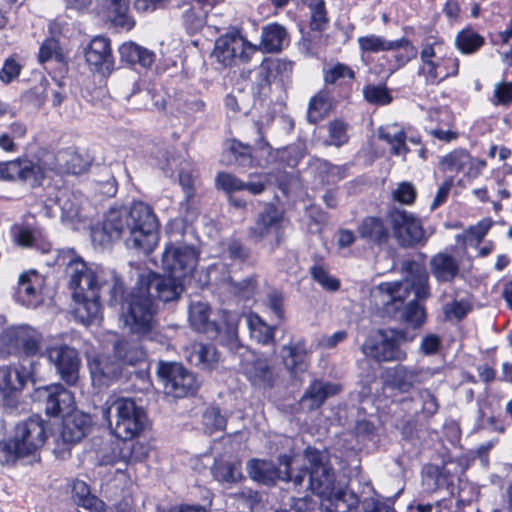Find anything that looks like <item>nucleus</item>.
<instances>
[{
  "label": "nucleus",
  "instance_id": "nucleus-45",
  "mask_svg": "<svg viewBox=\"0 0 512 512\" xmlns=\"http://www.w3.org/2000/svg\"><path fill=\"white\" fill-rule=\"evenodd\" d=\"M212 473L217 481L234 483L241 478L239 462L216 461L212 467Z\"/></svg>",
  "mask_w": 512,
  "mask_h": 512
},
{
  "label": "nucleus",
  "instance_id": "nucleus-7",
  "mask_svg": "<svg viewBox=\"0 0 512 512\" xmlns=\"http://www.w3.org/2000/svg\"><path fill=\"white\" fill-rule=\"evenodd\" d=\"M45 440L44 421L33 416L16 426L13 438L3 444L1 453L4 454L6 462H14L42 447Z\"/></svg>",
  "mask_w": 512,
  "mask_h": 512
},
{
  "label": "nucleus",
  "instance_id": "nucleus-12",
  "mask_svg": "<svg viewBox=\"0 0 512 512\" xmlns=\"http://www.w3.org/2000/svg\"><path fill=\"white\" fill-rule=\"evenodd\" d=\"M42 356L54 365L61 380L69 386H75L79 380L81 358L78 351L68 345L47 347Z\"/></svg>",
  "mask_w": 512,
  "mask_h": 512
},
{
  "label": "nucleus",
  "instance_id": "nucleus-6",
  "mask_svg": "<svg viewBox=\"0 0 512 512\" xmlns=\"http://www.w3.org/2000/svg\"><path fill=\"white\" fill-rule=\"evenodd\" d=\"M305 464L296 474L307 478V488L314 494L323 497L333 493L340 482L336 480L335 471L330 463L329 455L326 451L307 447L304 452Z\"/></svg>",
  "mask_w": 512,
  "mask_h": 512
},
{
  "label": "nucleus",
  "instance_id": "nucleus-5",
  "mask_svg": "<svg viewBox=\"0 0 512 512\" xmlns=\"http://www.w3.org/2000/svg\"><path fill=\"white\" fill-rule=\"evenodd\" d=\"M403 281L384 282L378 286L383 304L402 303L412 290L416 298H425L428 294V274L425 265L415 260H406L402 263Z\"/></svg>",
  "mask_w": 512,
  "mask_h": 512
},
{
  "label": "nucleus",
  "instance_id": "nucleus-51",
  "mask_svg": "<svg viewBox=\"0 0 512 512\" xmlns=\"http://www.w3.org/2000/svg\"><path fill=\"white\" fill-rule=\"evenodd\" d=\"M125 466L142 462L148 456L149 449L146 444L141 442H128L127 440L122 441Z\"/></svg>",
  "mask_w": 512,
  "mask_h": 512
},
{
  "label": "nucleus",
  "instance_id": "nucleus-13",
  "mask_svg": "<svg viewBox=\"0 0 512 512\" xmlns=\"http://www.w3.org/2000/svg\"><path fill=\"white\" fill-rule=\"evenodd\" d=\"M197 264L198 253L192 245L171 243L162 254L163 269L181 279L190 276Z\"/></svg>",
  "mask_w": 512,
  "mask_h": 512
},
{
  "label": "nucleus",
  "instance_id": "nucleus-9",
  "mask_svg": "<svg viewBox=\"0 0 512 512\" xmlns=\"http://www.w3.org/2000/svg\"><path fill=\"white\" fill-rule=\"evenodd\" d=\"M279 467L275 468L271 462L265 460L252 459L247 463V471L250 477L258 482L268 484L275 478L292 481L295 487H301L304 483V476L294 474L292 464L295 463V457L290 455H280Z\"/></svg>",
  "mask_w": 512,
  "mask_h": 512
},
{
  "label": "nucleus",
  "instance_id": "nucleus-49",
  "mask_svg": "<svg viewBox=\"0 0 512 512\" xmlns=\"http://www.w3.org/2000/svg\"><path fill=\"white\" fill-rule=\"evenodd\" d=\"M30 328L28 326L12 327L4 332L3 342L8 346L10 352H20Z\"/></svg>",
  "mask_w": 512,
  "mask_h": 512
},
{
  "label": "nucleus",
  "instance_id": "nucleus-10",
  "mask_svg": "<svg viewBox=\"0 0 512 512\" xmlns=\"http://www.w3.org/2000/svg\"><path fill=\"white\" fill-rule=\"evenodd\" d=\"M256 51V46L246 41L238 32H232L216 40L213 54L224 66H233L248 62Z\"/></svg>",
  "mask_w": 512,
  "mask_h": 512
},
{
  "label": "nucleus",
  "instance_id": "nucleus-52",
  "mask_svg": "<svg viewBox=\"0 0 512 512\" xmlns=\"http://www.w3.org/2000/svg\"><path fill=\"white\" fill-rule=\"evenodd\" d=\"M72 496L75 503L87 509L96 506L98 499L91 495L89 486L81 480H76L72 485Z\"/></svg>",
  "mask_w": 512,
  "mask_h": 512
},
{
  "label": "nucleus",
  "instance_id": "nucleus-16",
  "mask_svg": "<svg viewBox=\"0 0 512 512\" xmlns=\"http://www.w3.org/2000/svg\"><path fill=\"white\" fill-rule=\"evenodd\" d=\"M439 372L437 368L398 365L389 371V382L392 388L406 393L414 385L428 381Z\"/></svg>",
  "mask_w": 512,
  "mask_h": 512
},
{
  "label": "nucleus",
  "instance_id": "nucleus-26",
  "mask_svg": "<svg viewBox=\"0 0 512 512\" xmlns=\"http://www.w3.org/2000/svg\"><path fill=\"white\" fill-rule=\"evenodd\" d=\"M43 283V277L35 270L22 273L16 291L17 300L25 306L34 305L39 299Z\"/></svg>",
  "mask_w": 512,
  "mask_h": 512
},
{
  "label": "nucleus",
  "instance_id": "nucleus-18",
  "mask_svg": "<svg viewBox=\"0 0 512 512\" xmlns=\"http://www.w3.org/2000/svg\"><path fill=\"white\" fill-rule=\"evenodd\" d=\"M485 162L472 158L465 150H453L442 157L439 168L443 172L459 173L465 172L469 177H477L485 167Z\"/></svg>",
  "mask_w": 512,
  "mask_h": 512
},
{
  "label": "nucleus",
  "instance_id": "nucleus-37",
  "mask_svg": "<svg viewBox=\"0 0 512 512\" xmlns=\"http://www.w3.org/2000/svg\"><path fill=\"white\" fill-rule=\"evenodd\" d=\"M355 71L347 64L334 63L323 69V80L329 85H348L355 80Z\"/></svg>",
  "mask_w": 512,
  "mask_h": 512
},
{
  "label": "nucleus",
  "instance_id": "nucleus-27",
  "mask_svg": "<svg viewBox=\"0 0 512 512\" xmlns=\"http://www.w3.org/2000/svg\"><path fill=\"white\" fill-rule=\"evenodd\" d=\"M443 49L441 42L435 41L430 44L424 45L420 52L422 66L421 73L426 77L430 84L439 83V76L441 69V60L438 59Z\"/></svg>",
  "mask_w": 512,
  "mask_h": 512
},
{
  "label": "nucleus",
  "instance_id": "nucleus-46",
  "mask_svg": "<svg viewBox=\"0 0 512 512\" xmlns=\"http://www.w3.org/2000/svg\"><path fill=\"white\" fill-rule=\"evenodd\" d=\"M98 462L100 465H117L125 466L124 450L121 441H112L103 446L98 452Z\"/></svg>",
  "mask_w": 512,
  "mask_h": 512
},
{
  "label": "nucleus",
  "instance_id": "nucleus-58",
  "mask_svg": "<svg viewBox=\"0 0 512 512\" xmlns=\"http://www.w3.org/2000/svg\"><path fill=\"white\" fill-rule=\"evenodd\" d=\"M216 187L227 194L244 190V181L233 174L219 172L215 178Z\"/></svg>",
  "mask_w": 512,
  "mask_h": 512
},
{
  "label": "nucleus",
  "instance_id": "nucleus-60",
  "mask_svg": "<svg viewBox=\"0 0 512 512\" xmlns=\"http://www.w3.org/2000/svg\"><path fill=\"white\" fill-rule=\"evenodd\" d=\"M491 102L496 106H508L512 103V83L499 82L494 85L493 97Z\"/></svg>",
  "mask_w": 512,
  "mask_h": 512
},
{
  "label": "nucleus",
  "instance_id": "nucleus-2",
  "mask_svg": "<svg viewBox=\"0 0 512 512\" xmlns=\"http://www.w3.org/2000/svg\"><path fill=\"white\" fill-rule=\"evenodd\" d=\"M65 271L75 304L73 313L82 324L90 325L100 317L103 290L108 291L111 305L123 301L124 286L114 271L93 268L73 253L66 263Z\"/></svg>",
  "mask_w": 512,
  "mask_h": 512
},
{
  "label": "nucleus",
  "instance_id": "nucleus-30",
  "mask_svg": "<svg viewBox=\"0 0 512 512\" xmlns=\"http://www.w3.org/2000/svg\"><path fill=\"white\" fill-rule=\"evenodd\" d=\"M339 391L340 386L338 384L316 380L301 398V403L309 410H314L319 408L328 397L336 395Z\"/></svg>",
  "mask_w": 512,
  "mask_h": 512
},
{
  "label": "nucleus",
  "instance_id": "nucleus-36",
  "mask_svg": "<svg viewBox=\"0 0 512 512\" xmlns=\"http://www.w3.org/2000/svg\"><path fill=\"white\" fill-rule=\"evenodd\" d=\"M287 36V31L282 25L277 23L267 25L262 30L260 47L265 52H279Z\"/></svg>",
  "mask_w": 512,
  "mask_h": 512
},
{
  "label": "nucleus",
  "instance_id": "nucleus-48",
  "mask_svg": "<svg viewBox=\"0 0 512 512\" xmlns=\"http://www.w3.org/2000/svg\"><path fill=\"white\" fill-rule=\"evenodd\" d=\"M358 44L363 52L378 53L393 50V41H389L379 35H366L358 38Z\"/></svg>",
  "mask_w": 512,
  "mask_h": 512
},
{
  "label": "nucleus",
  "instance_id": "nucleus-21",
  "mask_svg": "<svg viewBox=\"0 0 512 512\" xmlns=\"http://www.w3.org/2000/svg\"><path fill=\"white\" fill-rule=\"evenodd\" d=\"M0 177L5 180L38 183L44 177L42 168L28 159L0 163Z\"/></svg>",
  "mask_w": 512,
  "mask_h": 512
},
{
  "label": "nucleus",
  "instance_id": "nucleus-44",
  "mask_svg": "<svg viewBox=\"0 0 512 512\" xmlns=\"http://www.w3.org/2000/svg\"><path fill=\"white\" fill-rule=\"evenodd\" d=\"M484 43V38L473 29H464L455 38V45L463 54L475 53Z\"/></svg>",
  "mask_w": 512,
  "mask_h": 512
},
{
  "label": "nucleus",
  "instance_id": "nucleus-39",
  "mask_svg": "<svg viewBox=\"0 0 512 512\" xmlns=\"http://www.w3.org/2000/svg\"><path fill=\"white\" fill-rule=\"evenodd\" d=\"M309 169L322 184H331L343 178L342 169L323 159H313Z\"/></svg>",
  "mask_w": 512,
  "mask_h": 512
},
{
  "label": "nucleus",
  "instance_id": "nucleus-42",
  "mask_svg": "<svg viewBox=\"0 0 512 512\" xmlns=\"http://www.w3.org/2000/svg\"><path fill=\"white\" fill-rule=\"evenodd\" d=\"M380 139L384 140L391 146V152L394 155H405L407 147L405 145L406 134L396 125H390L379 130Z\"/></svg>",
  "mask_w": 512,
  "mask_h": 512
},
{
  "label": "nucleus",
  "instance_id": "nucleus-11",
  "mask_svg": "<svg viewBox=\"0 0 512 512\" xmlns=\"http://www.w3.org/2000/svg\"><path fill=\"white\" fill-rule=\"evenodd\" d=\"M163 381L164 392L174 398H183L194 394L198 388L193 373L179 363H163L158 369Z\"/></svg>",
  "mask_w": 512,
  "mask_h": 512
},
{
  "label": "nucleus",
  "instance_id": "nucleus-57",
  "mask_svg": "<svg viewBox=\"0 0 512 512\" xmlns=\"http://www.w3.org/2000/svg\"><path fill=\"white\" fill-rule=\"evenodd\" d=\"M203 423L206 432L212 434L217 431H223L226 427V418L215 407L208 408L203 414Z\"/></svg>",
  "mask_w": 512,
  "mask_h": 512
},
{
  "label": "nucleus",
  "instance_id": "nucleus-61",
  "mask_svg": "<svg viewBox=\"0 0 512 512\" xmlns=\"http://www.w3.org/2000/svg\"><path fill=\"white\" fill-rule=\"evenodd\" d=\"M470 310V304L466 300H454L444 305L443 312L449 320H461Z\"/></svg>",
  "mask_w": 512,
  "mask_h": 512
},
{
  "label": "nucleus",
  "instance_id": "nucleus-20",
  "mask_svg": "<svg viewBox=\"0 0 512 512\" xmlns=\"http://www.w3.org/2000/svg\"><path fill=\"white\" fill-rule=\"evenodd\" d=\"M283 213L274 205H266L261 211L255 224L250 229L251 237L256 240H261L268 236H275L278 238L283 224Z\"/></svg>",
  "mask_w": 512,
  "mask_h": 512
},
{
  "label": "nucleus",
  "instance_id": "nucleus-32",
  "mask_svg": "<svg viewBox=\"0 0 512 512\" xmlns=\"http://www.w3.org/2000/svg\"><path fill=\"white\" fill-rule=\"evenodd\" d=\"M323 498L327 501L325 512H350L359 504L356 494L347 490L342 484L333 489V493Z\"/></svg>",
  "mask_w": 512,
  "mask_h": 512
},
{
  "label": "nucleus",
  "instance_id": "nucleus-24",
  "mask_svg": "<svg viewBox=\"0 0 512 512\" xmlns=\"http://www.w3.org/2000/svg\"><path fill=\"white\" fill-rule=\"evenodd\" d=\"M88 365L92 380L98 385H108L121 374L119 360L108 355L93 357Z\"/></svg>",
  "mask_w": 512,
  "mask_h": 512
},
{
  "label": "nucleus",
  "instance_id": "nucleus-54",
  "mask_svg": "<svg viewBox=\"0 0 512 512\" xmlns=\"http://www.w3.org/2000/svg\"><path fill=\"white\" fill-rule=\"evenodd\" d=\"M308 6L311 11V29L322 31L325 29L328 18L323 0H308Z\"/></svg>",
  "mask_w": 512,
  "mask_h": 512
},
{
  "label": "nucleus",
  "instance_id": "nucleus-3",
  "mask_svg": "<svg viewBox=\"0 0 512 512\" xmlns=\"http://www.w3.org/2000/svg\"><path fill=\"white\" fill-rule=\"evenodd\" d=\"M184 290L182 279L154 272L139 275L137 286L122 303L121 319L137 335H148L155 325L153 300L174 301Z\"/></svg>",
  "mask_w": 512,
  "mask_h": 512
},
{
  "label": "nucleus",
  "instance_id": "nucleus-14",
  "mask_svg": "<svg viewBox=\"0 0 512 512\" xmlns=\"http://www.w3.org/2000/svg\"><path fill=\"white\" fill-rule=\"evenodd\" d=\"M389 219L393 234L402 247H414L426 241L421 222L412 214L403 210H392Z\"/></svg>",
  "mask_w": 512,
  "mask_h": 512
},
{
  "label": "nucleus",
  "instance_id": "nucleus-53",
  "mask_svg": "<svg viewBox=\"0 0 512 512\" xmlns=\"http://www.w3.org/2000/svg\"><path fill=\"white\" fill-rule=\"evenodd\" d=\"M393 50H401L395 55L396 68H400L417 56V49L407 38L393 40Z\"/></svg>",
  "mask_w": 512,
  "mask_h": 512
},
{
  "label": "nucleus",
  "instance_id": "nucleus-22",
  "mask_svg": "<svg viewBox=\"0 0 512 512\" xmlns=\"http://www.w3.org/2000/svg\"><path fill=\"white\" fill-rule=\"evenodd\" d=\"M44 207L52 216L60 211L63 221L74 222L82 217L78 198L68 190H58L55 198L48 199Z\"/></svg>",
  "mask_w": 512,
  "mask_h": 512
},
{
  "label": "nucleus",
  "instance_id": "nucleus-28",
  "mask_svg": "<svg viewBox=\"0 0 512 512\" xmlns=\"http://www.w3.org/2000/svg\"><path fill=\"white\" fill-rule=\"evenodd\" d=\"M91 418L82 412H73L63 423L62 438L65 442L76 443L82 440L91 427Z\"/></svg>",
  "mask_w": 512,
  "mask_h": 512
},
{
  "label": "nucleus",
  "instance_id": "nucleus-43",
  "mask_svg": "<svg viewBox=\"0 0 512 512\" xmlns=\"http://www.w3.org/2000/svg\"><path fill=\"white\" fill-rule=\"evenodd\" d=\"M247 325L251 338L258 343L268 344L274 340V327L266 324L258 315H249Z\"/></svg>",
  "mask_w": 512,
  "mask_h": 512
},
{
  "label": "nucleus",
  "instance_id": "nucleus-29",
  "mask_svg": "<svg viewBox=\"0 0 512 512\" xmlns=\"http://www.w3.org/2000/svg\"><path fill=\"white\" fill-rule=\"evenodd\" d=\"M430 270L438 282H451L459 274L458 261L448 253H437L429 262Z\"/></svg>",
  "mask_w": 512,
  "mask_h": 512
},
{
  "label": "nucleus",
  "instance_id": "nucleus-35",
  "mask_svg": "<svg viewBox=\"0 0 512 512\" xmlns=\"http://www.w3.org/2000/svg\"><path fill=\"white\" fill-rule=\"evenodd\" d=\"M361 238L376 244L385 243L389 232L383 221L377 217H366L358 227Z\"/></svg>",
  "mask_w": 512,
  "mask_h": 512
},
{
  "label": "nucleus",
  "instance_id": "nucleus-59",
  "mask_svg": "<svg viewBox=\"0 0 512 512\" xmlns=\"http://www.w3.org/2000/svg\"><path fill=\"white\" fill-rule=\"evenodd\" d=\"M403 320L410 324L413 327H419L423 324L425 320V310L424 307L419 304L417 301H411L405 307V310L402 314Z\"/></svg>",
  "mask_w": 512,
  "mask_h": 512
},
{
  "label": "nucleus",
  "instance_id": "nucleus-56",
  "mask_svg": "<svg viewBox=\"0 0 512 512\" xmlns=\"http://www.w3.org/2000/svg\"><path fill=\"white\" fill-rule=\"evenodd\" d=\"M363 95L367 102L375 105H386L392 100L384 85H367L363 89Z\"/></svg>",
  "mask_w": 512,
  "mask_h": 512
},
{
  "label": "nucleus",
  "instance_id": "nucleus-38",
  "mask_svg": "<svg viewBox=\"0 0 512 512\" xmlns=\"http://www.w3.org/2000/svg\"><path fill=\"white\" fill-rule=\"evenodd\" d=\"M187 358L195 366L209 368L218 361V354L216 348L211 344L195 343Z\"/></svg>",
  "mask_w": 512,
  "mask_h": 512
},
{
  "label": "nucleus",
  "instance_id": "nucleus-8",
  "mask_svg": "<svg viewBox=\"0 0 512 512\" xmlns=\"http://www.w3.org/2000/svg\"><path fill=\"white\" fill-rule=\"evenodd\" d=\"M403 330L393 328L372 331L361 346L362 353L378 362L403 361L406 352L401 345L406 341Z\"/></svg>",
  "mask_w": 512,
  "mask_h": 512
},
{
  "label": "nucleus",
  "instance_id": "nucleus-50",
  "mask_svg": "<svg viewBox=\"0 0 512 512\" xmlns=\"http://www.w3.org/2000/svg\"><path fill=\"white\" fill-rule=\"evenodd\" d=\"M328 144L341 147L349 140L348 124L341 119H334L328 124Z\"/></svg>",
  "mask_w": 512,
  "mask_h": 512
},
{
  "label": "nucleus",
  "instance_id": "nucleus-25",
  "mask_svg": "<svg viewBox=\"0 0 512 512\" xmlns=\"http://www.w3.org/2000/svg\"><path fill=\"white\" fill-rule=\"evenodd\" d=\"M282 358L287 370L294 376L307 371L310 365L309 350L304 339L283 346Z\"/></svg>",
  "mask_w": 512,
  "mask_h": 512
},
{
  "label": "nucleus",
  "instance_id": "nucleus-40",
  "mask_svg": "<svg viewBox=\"0 0 512 512\" xmlns=\"http://www.w3.org/2000/svg\"><path fill=\"white\" fill-rule=\"evenodd\" d=\"M330 108V93L327 90H320L309 102L307 120L310 123L316 124L328 114Z\"/></svg>",
  "mask_w": 512,
  "mask_h": 512
},
{
  "label": "nucleus",
  "instance_id": "nucleus-1",
  "mask_svg": "<svg viewBox=\"0 0 512 512\" xmlns=\"http://www.w3.org/2000/svg\"><path fill=\"white\" fill-rule=\"evenodd\" d=\"M92 241L104 246L124 238L128 249L149 254L159 241V223L152 208L135 202L131 208H111L100 225L91 229Z\"/></svg>",
  "mask_w": 512,
  "mask_h": 512
},
{
  "label": "nucleus",
  "instance_id": "nucleus-33",
  "mask_svg": "<svg viewBox=\"0 0 512 512\" xmlns=\"http://www.w3.org/2000/svg\"><path fill=\"white\" fill-rule=\"evenodd\" d=\"M119 54L123 61L129 64H139L142 67H151L155 61V54L134 42L123 43L119 47Z\"/></svg>",
  "mask_w": 512,
  "mask_h": 512
},
{
  "label": "nucleus",
  "instance_id": "nucleus-41",
  "mask_svg": "<svg viewBox=\"0 0 512 512\" xmlns=\"http://www.w3.org/2000/svg\"><path fill=\"white\" fill-rule=\"evenodd\" d=\"M115 354L119 362L135 365L145 359V352L138 343L121 340L115 344Z\"/></svg>",
  "mask_w": 512,
  "mask_h": 512
},
{
  "label": "nucleus",
  "instance_id": "nucleus-4",
  "mask_svg": "<svg viewBox=\"0 0 512 512\" xmlns=\"http://www.w3.org/2000/svg\"><path fill=\"white\" fill-rule=\"evenodd\" d=\"M103 416L113 425L114 434L122 440H131L139 436L147 426L145 409L134 399L116 398L103 411Z\"/></svg>",
  "mask_w": 512,
  "mask_h": 512
},
{
  "label": "nucleus",
  "instance_id": "nucleus-62",
  "mask_svg": "<svg viewBox=\"0 0 512 512\" xmlns=\"http://www.w3.org/2000/svg\"><path fill=\"white\" fill-rule=\"evenodd\" d=\"M440 478V466L438 465H427L423 470V484L430 491H436L443 489Z\"/></svg>",
  "mask_w": 512,
  "mask_h": 512
},
{
  "label": "nucleus",
  "instance_id": "nucleus-63",
  "mask_svg": "<svg viewBox=\"0 0 512 512\" xmlns=\"http://www.w3.org/2000/svg\"><path fill=\"white\" fill-rule=\"evenodd\" d=\"M230 151L234 156L235 162L239 166H250L253 162L251 154V148L248 145H244L241 142L233 141L230 146Z\"/></svg>",
  "mask_w": 512,
  "mask_h": 512
},
{
  "label": "nucleus",
  "instance_id": "nucleus-17",
  "mask_svg": "<svg viewBox=\"0 0 512 512\" xmlns=\"http://www.w3.org/2000/svg\"><path fill=\"white\" fill-rule=\"evenodd\" d=\"M33 374L31 360H24V363L18 366L0 367V392L4 396H10L21 391Z\"/></svg>",
  "mask_w": 512,
  "mask_h": 512
},
{
  "label": "nucleus",
  "instance_id": "nucleus-34",
  "mask_svg": "<svg viewBox=\"0 0 512 512\" xmlns=\"http://www.w3.org/2000/svg\"><path fill=\"white\" fill-rule=\"evenodd\" d=\"M130 0H106L107 19L116 27L130 30L134 21L129 15Z\"/></svg>",
  "mask_w": 512,
  "mask_h": 512
},
{
  "label": "nucleus",
  "instance_id": "nucleus-31",
  "mask_svg": "<svg viewBox=\"0 0 512 512\" xmlns=\"http://www.w3.org/2000/svg\"><path fill=\"white\" fill-rule=\"evenodd\" d=\"M210 306L206 302H192L188 310V319L191 327L203 333L217 332V324L210 319Z\"/></svg>",
  "mask_w": 512,
  "mask_h": 512
},
{
  "label": "nucleus",
  "instance_id": "nucleus-19",
  "mask_svg": "<svg viewBox=\"0 0 512 512\" xmlns=\"http://www.w3.org/2000/svg\"><path fill=\"white\" fill-rule=\"evenodd\" d=\"M41 396L45 400V411L50 416L69 413L74 407V396L62 384H52L44 387Z\"/></svg>",
  "mask_w": 512,
  "mask_h": 512
},
{
  "label": "nucleus",
  "instance_id": "nucleus-55",
  "mask_svg": "<svg viewBox=\"0 0 512 512\" xmlns=\"http://www.w3.org/2000/svg\"><path fill=\"white\" fill-rule=\"evenodd\" d=\"M310 275L322 288L328 291H337L340 287V282L332 277L326 268L322 265L315 264L310 268Z\"/></svg>",
  "mask_w": 512,
  "mask_h": 512
},
{
  "label": "nucleus",
  "instance_id": "nucleus-64",
  "mask_svg": "<svg viewBox=\"0 0 512 512\" xmlns=\"http://www.w3.org/2000/svg\"><path fill=\"white\" fill-rule=\"evenodd\" d=\"M438 59L441 60V69H439V82L445 80L448 77H453L458 74L459 60L456 57L447 56L446 54H443L441 52Z\"/></svg>",
  "mask_w": 512,
  "mask_h": 512
},
{
  "label": "nucleus",
  "instance_id": "nucleus-47",
  "mask_svg": "<svg viewBox=\"0 0 512 512\" xmlns=\"http://www.w3.org/2000/svg\"><path fill=\"white\" fill-rule=\"evenodd\" d=\"M204 8L196 4V6H189L183 11V23L187 30L196 32L204 26L207 15V11Z\"/></svg>",
  "mask_w": 512,
  "mask_h": 512
},
{
  "label": "nucleus",
  "instance_id": "nucleus-15",
  "mask_svg": "<svg viewBox=\"0 0 512 512\" xmlns=\"http://www.w3.org/2000/svg\"><path fill=\"white\" fill-rule=\"evenodd\" d=\"M241 366L244 375L255 387L270 389L277 381L275 363L266 356L248 353L243 358Z\"/></svg>",
  "mask_w": 512,
  "mask_h": 512
},
{
  "label": "nucleus",
  "instance_id": "nucleus-23",
  "mask_svg": "<svg viewBox=\"0 0 512 512\" xmlns=\"http://www.w3.org/2000/svg\"><path fill=\"white\" fill-rule=\"evenodd\" d=\"M85 58L96 70L109 72L114 64L110 41L102 36L94 37L85 50Z\"/></svg>",
  "mask_w": 512,
  "mask_h": 512
}]
</instances>
